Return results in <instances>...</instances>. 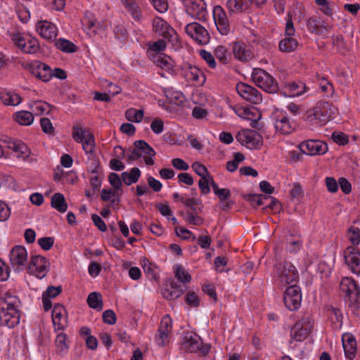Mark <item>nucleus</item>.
Segmentation results:
<instances>
[{"mask_svg":"<svg viewBox=\"0 0 360 360\" xmlns=\"http://www.w3.org/2000/svg\"><path fill=\"white\" fill-rule=\"evenodd\" d=\"M172 328V321L169 315L163 316L160 321L159 330H164L168 333L171 332Z\"/></svg>","mask_w":360,"mask_h":360,"instance_id":"obj_62","label":"nucleus"},{"mask_svg":"<svg viewBox=\"0 0 360 360\" xmlns=\"http://www.w3.org/2000/svg\"><path fill=\"white\" fill-rule=\"evenodd\" d=\"M276 274L279 281L283 285L296 284L299 274L295 266L290 262L284 261L276 266Z\"/></svg>","mask_w":360,"mask_h":360,"instance_id":"obj_6","label":"nucleus"},{"mask_svg":"<svg viewBox=\"0 0 360 360\" xmlns=\"http://www.w3.org/2000/svg\"><path fill=\"white\" fill-rule=\"evenodd\" d=\"M51 207L55 208L60 212H65L68 209V205L65 202V197L60 193H54L51 197Z\"/></svg>","mask_w":360,"mask_h":360,"instance_id":"obj_36","label":"nucleus"},{"mask_svg":"<svg viewBox=\"0 0 360 360\" xmlns=\"http://www.w3.org/2000/svg\"><path fill=\"white\" fill-rule=\"evenodd\" d=\"M108 180L111 186L122 194V178L117 174L112 172L109 174Z\"/></svg>","mask_w":360,"mask_h":360,"instance_id":"obj_47","label":"nucleus"},{"mask_svg":"<svg viewBox=\"0 0 360 360\" xmlns=\"http://www.w3.org/2000/svg\"><path fill=\"white\" fill-rule=\"evenodd\" d=\"M20 304V299L9 292L6 293L4 297L0 301V307H4L7 309H19Z\"/></svg>","mask_w":360,"mask_h":360,"instance_id":"obj_35","label":"nucleus"},{"mask_svg":"<svg viewBox=\"0 0 360 360\" xmlns=\"http://www.w3.org/2000/svg\"><path fill=\"white\" fill-rule=\"evenodd\" d=\"M72 138L74 140L82 144V148L86 155H89V159H93L95 157V137L94 134L79 125H75L72 127Z\"/></svg>","mask_w":360,"mask_h":360,"instance_id":"obj_3","label":"nucleus"},{"mask_svg":"<svg viewBox=\"0 0 360 360\" xmlns=\"http://www.w3.org/2000/svg\"><path fill=\"white\" fill-rule=\"evenodd\" d=\"M66 311L60 304H56L52 311V321L56 330H63L66 325Z\"/></svg>","mask_w":360,"mask_h":360,"instance_id":"obj_25","label":"nucleus"},{"mask_svg":"<svg viewBox=\"0 0 360 360\" xmlns=\"http://www.w3.org/2000/svg\"><path fill=\"white\" fill-rule=\"evenodd\" d=\"M200 56L203 60H205L207 62L210 68H214L216 67L217 64L215 59L211 53L205 50H201L200 51Z\"/></svg>","mask_w":360,"mask_h":360,"instance_id":"obj_61","label":"nucleus"},{"mask_svg":"<svg viewBox=\"0 0 360 360\" xmlns=\"http://www.w3.org/2000/svg\"><path fill=\"white\" fill-rule=\"evenodd\" d=\"M242 197L252 206H260L269 199V196L262 194H242Z\"/></svg>","mask_w":360,"mask_h":360,"instance_id":"obj_38","label":"nucleus"},{"mask_svg":"<svg viewBox=\"0 0 360 360\" xmlns=\"http://www.w3.org/2000/svg\"><path fill=\"white\" fill-rule=\"evenodd\" d=\"M10 262L15 271H21L27 266V252L26 249L20 245L14 247L10 252Z\"/></svg>","mask_w":360,"mask_h":360,"instance_id":"obj_10","label":"nucleus"},{"mask_svg":"<svg viewBox=\"0 0 360 360\" xmlns=\"http://www.w3.org/2000/svg\"><path fill=\"white\" fill-rule=\"evenodd\" d=\"M297 41L292 36H288L279 43V49L283 52H291L297 46Z\"/></svg>","mask_w":360,"mask_h":360,"instance_id":"obj_40","label":"nucleus"},{"mask_svg":"<svg viewBox=\"0 0 360 360\" xmlns=\"http://www.w3.org/2000/svg\"><path fill=\"white\" fill-rule=\"evenodd\" d=\"M183 293L184 290L181 286L174 281L171 282L169 285L162 291L163 297L170 300L179 297Z\"/></svg>","mask_w":360,"mask_h":360,"instance_id":"obj_31","label":"nucleus"},{"mask_svg":"<svg viewBox=\"0 0 360 360\" xmlns=\"http://www.w3.org/2000/svg\"><path fill=\"white\" fill-rule=\"evenodd\" d=\"M87 303L90 308L101 310L103 307L101 295L97 292H91L87 297Z\"/></svg>","mask_w":360,"mask_h":360,"instance_id":"obj_42","label":"nucleus"},{"mask_svg":"<svg viewBox=\"0 0 360 360\" xmlns=\"http://www.w3.org/2000/svg\"><path fill=\"white\" fill-rule=\"evenodd\" d=\"M214 56L222 63L226 64L229 62V56L227 49L223 46H218L214 49Z\"/></svg>","mask_w":360,"mask_h":360,"instance_id":"obj_50","label":"nucleus"},{"mask_svg":"<svg viewBox=\"0 0 360 360\" xmlns=\"http://www.w3.org/2000/svg\"><path fill=\"white\" fill-rule=\"evenodd\" d=\"M348 238L354 245H359L360 243V229L357 227L351 226L348 229Z\"/></svg>","mask_w":360,"mask_h":360,"instance_id":"obj_49","label":"nucleus"},{"mask_svg":"<svg viewBox=\"0 0 360 360\" xmlns=\"http://www.w3.org/2000/svg\"><path fill=\"white\" fill-rule=\"evenodd\" d=\"M153 30L160 36L169 41L176 36V31L165 20L160 17H155L153 20Z\"/></svg>","mask_w":360,"mask_h":360,"instance_id":"obj_18","label":"nucleus"},{"mask_svg":"<svg viewBox=\"0 0 360 360\" xmlns=\"http://www.w3.org/2000/svg\"><path fill=\"white\" fill-rule=\"evenodd\" d=\"M318 82L322 92L326 94L327 95L333 94L334 89L332 84L330 82H328L324 77H321L318 79Z\"/></svg>","mask_w":360,"mask_h":360,"instance_id":"obj_52","label":"nucleus"},{"mask_svg":"<svg viewBox=\"0 0 360 360\" xmlns=\"http://www.w3.org/2000/svg\"><path fill=\"white\" fill-rule=\"evenodd\" d=\"M140 176L141 171L138 167H133L129 173L124 172L121 174L122 180L127 186L137 182Z\"/></svg>","mask_w":360,"mask_h":360,"instance_id":"obj_37","label":"nucleus"},{"mask_svg":"<svg viewBox=\"0 0 360 360\" xmlns=\"http://www.w3.org/2000/svg\"><path fill=\"white\" fill-rule=\"evenodd\" d=\"M209 177H211V174L200 177L198 181V186L202 195H207L210 192Z\"/></svg>","mask_w":360,"mask_h":360,"instance_id":"obj_51","label":"nucleus"},{"mask_svg":"<svg viewBox=\"0 0 360 360\" xmlns=\"http://www.w3.org/2000/svg\"><path fill=\"white\" fill-rule=\"evenodd\" d=\"M184 219L187 223L195 226H200L204 223V219L200 216L191 213H186Z\"/></svg>","mask_w":360,"mask_h":360,"instance_id":"obj_53","label":"nucleus"},{"mask_svg":"<svg viewBox=\"0 0 360 360\" xmlns=\"http://www.w3.org/2000/svg\"><path fill=\"white\" fill-rule=\"evenodd\" d=\"M14 120L20 125L28 126L34 121L33 115L29 111H20L14 114Z\"/></svg>","mask_w":360,"mask_h":360,"instance_id":"obj_39","label":"nucleus"},{"mask_svg":"<svg viewBox=\"0 0 360 360\" xmlns=\"http://www.w3.org/2000/svg\"><path fill=\"white\" fill-rule=\"evenodd\" d=\"M302 323H295L290 331L291 338L295 341L301 342L305 340L311 330L309 326H302Z\"/></svg>","mask_w":360,"mask_h":360,"instance_id":"obj_29","label":"nucleus"},{"mask_svg":"<svg viewBox=\"0 0 360 360\" xmlns=\"http://www.w3.org/2000/svg\"><path fill=\"white\" fill-rule=\"evenodd\" d=\"M252 78L255 84L264 91L269 94H274L278 91L277 82L270 74L263 69H253Z\"/></svg>","mask_w":360,"mask_h":360,"instance_id":"obj_4","label":"nucleus"},{"mask_svg":"<svg viewBox=\"0 0 360 360\" xmlns=\"http://www.w3.org/2000/svg\"><path fill=\"white\" fill-rule=\"evenodd\" d=\"M67 335L65 333H60L57 335L56 339V345L59 352H63L68 349L67 345Z\"/></svg>","mask_w":360,"mask_h":360,"instance_id":"obj_55","label":"nucleus"},{"mask_svg":"<svg viewBox=\"0 0 360 360\" xmlns=\"http://www.w3.org/2000/svg\"><path fill=\"white\" fill-rule=\"evenodd\" d=\"M226 8L229 13H241L250 6V0H228Z\"/></svg>","mask_w":360,"mask_h":360,"instance_id":"obj_32","label":"nucleus"},{"mask_svg":"<svg viewBox=\"0 0 360 360\" xmlns=\"http://www.w3.org/2000/svg\"><path fill=\"white\" fill-rule=\"evenodd\" d=\"M213 18L218 31L221 34L226 35L230 31V25L226 14L221 6H214L213 9Z\"/></svg>","mask_w":360,"mask_h":360,"instance_id":"obj_19","label":"nucleus"},{"mask_svg":"<svg viewBox=\"0 0 360 360\" xmlns=\"http://www.w3.org/2000/svg\"><path fill=\"white\" fill-rule=\"evenodd\" d=\"M345 261L354 274H360V251L349 247L345 252Z\"/></svg>","mask_w":360,"mask_h":360,"instance_id":"obj_22","label":"nucleus"},{"mask_svg":"<svg viewBox=\"0 0 360 360\" xmlns=\"http://www.w3.org/2000/svg\"><path fill=\"white\" fill-rule=\"evenodd\" d=\"M40 124L42 131L49 134H53L54 132V128L51 120L49 118L43 117L40 120Z\"/></svg>","mask_w":360,"mask_h":360,"instance_id":"obj_57","label":"nucleus"},{"mask_svg":"<svg viewBox=\"0 0 360 360\" xmlns=\"http://www.w3.org/2000/svg\"><path fill=\"white\" fill-rule=\"evenodd\" d=\"M188 80H191L198 83L203 84L205 82L204 73L197 67L189 65L185 72Z\"/></svg>","mask_w":360,"mask_h":360,"instance_id":"obj_33","label":"nucleus"},{"mask_svg":"<svg viewBox=\"0 0 360 360\" xmlns=\"http://www.w3.org/2000/svg\"><path fill=\"white\" fill-rule=\"evenodd\" d=\"M28 68L32 75L42 82H49L52 78V70L44 63L34 61L28 65Z\"/></svg>","mask_w":360,"mask_h":360,"instance_id":"obj_17","label":"nucleus"},{"mask_svg":"<svg viewBox=\"0 0 360 360\" xmlns=\"http://www.w3.org/2000/svg\"><path fill=\"white\" fill-rule=\"evenodd\" d=\"M307 27L311 33L323 37H327L330 29V26L319 17L309 18L307 21Z\"/></svg>","mask_w":360,"mask_h":360,"instance_id":"obj_21","label":"nucleus"},{"mask_svg":"<svg viewBox=\"0 0 360 360\" xmlns=\"http://www.w3.org/2000/svg\"><path fill=\"white\" fill-rule=\"evenodd\" d=\"M181 347L188 352L195 353L199 352L203 355L208 354L210 350L209 345H202L200 336L189 331L184 333Z\"/></svg>","mask_w":360,"mask_h":360,"instance_id":"obj_5","label":"nucleus"},{"mask_svg":"<svg viewBox=\"0 0 360 360\" xmlns=\"http://www.w3.org/2000/svg\"><path fill=\"white\" fill-rule=\"evenodd\" d=\"M342 341L346 358L353 360L356 352V343L354 338L349 334H345L342 335Z\"/></svg>","mask_w":360,"mask_h":360,"instance_id":"obj_28","label":"nucleus"},{"mask_svg":"<svg viewBox=\"0 0 360 360\" xmlns=\"http://www.w3.org/2000/svg\"><path fill=\"white\" fill-rule=\"evenodd\" d=\"M124 4L127 11L136 20L141 19V11L139 6L135 4L134 0H121Z\"/></svg>","mask_w":360,"mask_h":360,"instance_id":"obj_43","label":"nucleus"},{"mask_svg":"<svg viewBox=\"0 0 360 360\" xmlns=\"http://www.w3.org/2000/svg\"><path fill=\"white\" fill-rule=\"evenodd\" d=\"M155 155V150L143 140L134 141V148H129L126 154L129 162L137 160L143 156L145 164L148 166L154 165L155 161L153 158Z\"/></svg>","mask_w":360,"mask_h":360,"instance_id":"obj_1","label":"nucleus"},{"mask_svg":"<svg viewBox=\"0 0 360 360\" xmlns=\"http://www.w3.org/2000/svg\"><path fill=\"white\" fill-rule=\"evenodd\" d=\"M314 108L316 112L315 116L318 117L319 125L325 124L333 117L335 111L332 103L326 101L319 102Z\"/></svg>","mask_w":360,"mask_h":360,"instance_id":"obj_20","label":"nucleus"},{"mask_svg":"<svg viewBox=\"0 0 360 360\" xmlns=\"http://www.w3.org/2000/svg\"><path fill=\"white\" fill-rule=\"evenodd\" d=\"M238 94L245 100L253 104L262 102V98L260 92L252 86L240 82L236 85Z\"/></svg>","mask_w":360,"mask_h":360,"instance_id":"obj_14","label":"nucleus"},{"mask_svg":"<svg viewBox=\"0 0 360 360\" xmlns=\"http://www.w3.org/2000/svg\"><path fill=\"white\" fill-rule=\"evenodd\" d=\"M185 302L192 307H197L200 304V299L198 295L192 291H189L185 296Z\"/></svg>","mask_w":360,"mask_h":360,"instance_id":"obj_54","label":"nucleus"},{"mask_svg":"<svg viewBox=\"0 0 360 360\" xmlns=\"http://www.w3.org/2000/svg\"><path fill=\"white\" fill-rule=\"evenodd\" d=\"M171 61L172 59L166 55H158L155 60V63L158 66L169 72L173 70V65Z\"/></svg>","mask_w":360,"mask_h":360,"instance_id":"obj_44","label":"nucleus"},{"mask_svg":"<svg viewBox=\"0 0 360 360\" xmlns=\"http://www.w3.org/2000/svg\"><path fill=\"white\" fill-rule=\"evenodd\" d=\"M306 84L301 81L285 82L282 89V94L285 96L295 97L306 92Z\"/></svg>","mask_w":360,"mask_h":360,"instance_id":"obj_23","label":"nucleus"},{"mask_svg":"<svg viewBox=\"0 0 360 360\" xmlns=\"http://www.w3.org/2000/svg\"><path fill=\"white\" fill-rule=\"evenodd\" d=\"M49 263L46 257L36 255L32 257L27 268L28 273L34 275L38 278H43L48 271Z\"/></svg>","mask_w":360,"mask_h":360,"instance_id":"obj_12","label":"nucleus"},{"mask_svg":"<svg viewBox=\"0 0 360 360\" xmlns=\"http://www.w3.org/2000/svg\"><path fill=\"white\" fill-rule=\"evenodd\" d=\"M4 142L7 144V148L16 153L18 158H26L29 155L28 147L21 141L14 140L11 137H6Z\"/></svg>","mask_w":360,"mask_h":360,"instance_id":"obj_26","label":"nucleus"},{"mask_svg":"<svg viewBox=\"0 0 360 360\" xmlns=\"http://www.w3.org/2000/svg\"><path fill=\"white\" fill-rule=\"evenodd\" d=\"M11 39L14 45L25 53H34L39 49L38 41L36 39H26L20 33L12 34Z\"/></svg>","mask_w":360,"mask_h":360,"instance_id":"obj_11","label":"nucleus"},{"mask_svg":"<svg viewBox=\"0 0 360 360\" xmlns=\"http://www.w3.org/2000/svg\"><path fill=\"white\" fill-rule=\"evenodd\" d=\"M300 150L308 155H323L328 151V145L319 140H308L299 145Z\"/></svg>","mask_w":360,"mask_h":360,"instance_id":"obj_13","label":"nucleus"},{"mask_svg":"<svg viewBox=\"0 0 360 360\" xmlns=\"http://www.w3.org/2000/svg\"><path fill=\"white\" fill-rule=\"evenodd\" d=\"M39 245L44 250H50L54 244V238L52 237H43L38 239Z\"/></svg>","mask_w":360,"mask_h":360,"instance_id":"obj_59","label":"nucleus"},{"mask_svg":"<svg viewBox=\"0 0 360 360\" xmlns=\"http://www.w3.org/2000/svg\"><path fill=\"white\" fill-rule=\"evenodd\" d=\"M236 139L250 149H259L263 143L262 136L256 131L249 129L239 131L236 135Z\"/></svg>","mask_w":360,"mask_h":360,"instance_id":"obj_7","label":"nucleus"},{"mask_svg":"<svg viewBox=\"0 0 360 360\" xmlns=\"http://www.w3.org/2000/svg\"><path fill=\"white\" fill-rule=\"evenodd\" d=\"M186 32L200 44H206L210 41L207 30L199 23L192 22L187 25Z\"/></svg>","mask_w":360,"mask_h":360,"instance_id":"obj_15","label":"nucleus"},{"mask_svg":"<svg viewBox=\"0 0 360 360\" xmlns=\"http://www.w3.org/2000/svg\"><path fill=\"white\" fill-rule=\"evenodd\" d=\"M175 276L182 283H188L191 279V275L180 265H177L175 271Z\"/></svg>","mask_w":360,"mask_h":360,"instance_id":"obj_48","label":"nucleus"},{"mask_svg":"<svg viewBox=\"0 0 360 360\" xmlns=\"http://www.w3.org/2000/svg\"><path fill=\"white\" fill-rule=\"evenodd\" d=\"M0 98L4 105H17L21 102V97L12 91H1Z\"/></svg>","mask_w":360,"mask_h":360,"instance_id":"obj_34","label":"nucleus"},{"mask_svg":"<svg viewBox=\"0 0 360 360\" xmlns=\"http://www.w3.org/2000/svg\"><path fill=\"white\" fill-rule=\"evenodd\" d=\"M116 314L112 310L108 309L103 313V321L105 323L113 325L116 323Z\"/></svg>","mask_w":360,"mask_h":360,"instance_id":"obj_56","label":"nucleus"},{"mask_svg":"<svg viewBox=\"0 0 360 360\" xmlns=\"http://www.w3.org/2000/svg\"><path fill=\"white\" fill-rule=\"evenodd\" d=\"M283 302L285 307L290 311H296L299 309L302 302V293L297 283L290 285L285 289Z\"/></svg>","mask_w":360,"mask_h":360,"instance_id":"obj_8","label":"nucleus"},{"mask_svg":"<svg viewBox=\"0 0 360 360\" xmlns=\"http://www.w3.org/2000/svg\"><path fill=\"white\" fill-rule=\"evenodd\" d=\"M275 128L282 134H289L295 129V124L284 115L279 116L275 122Z\"/></svg>","mask_w":360,"mask_h":360,"instance_id":"obj_30","label":"nucleus"},{"mask_svg":"<svg viewBox=\"0 0 360 360\" xmlns=\"http://www.w3.org/2000/svg\"><path fill=\"white\" fill-rule=\"evenodd\" d=\"M154 8L160 13H165L168 9V2L167 0H150Z\"/></svg>","mask_w":360,"mask_h":360,"instance_id":"obj_64","label":"nucleus"},{"mask_svg":"<svg viewBox=\"0 0 360 360\" xmlns=\"http://www.w3.org/2000/svg\"><path fill=\"white\" fill-rule=\"evenodd\" d=\"M20 309H7L0 307V325L9 328H13L20 321Z\"/></svg>","mask_w":360,"mask_h":360,"instance_id":"obj_16","label":"nucleus"},{"mask_svg":"<svg viewBox=\"0 0 360 360\" xmlns=\"http://www.w3.org/2000/svg\"><path fill=\"white\" fill-rule=\"evenodd\" d=\"M340 288L345 294V300L352 311L359 309L360 290L356 281L349 278H343L340 284Z\"/></svg>","mask_w":360,"mask_h":360,"instance_id":"obj_2","label":"nucleus"},{"mask_svg":"<svg viewBox=\"0 0 360 360\" xmlns=\"http://www.w3.org/2000/svg\"><path fill=\"white\" fill-rule=\"evenodd\" d=\"M169 333L168 332L158 329V334L155 337V341L159 346L164 347L169 342Z\"/></svg>","mask_w":360,"mask_h":360,"instance_id":"obj_60","label":"nucleus"},{"mask_svg":"<svg viewBox=\"0 0 360 360\" xmlns=\"http://www.w3.org/2000/svg\"><path fill=\"white\" fill-rule=\"evenodd\" d=\"M234 57L240 62H248L253 57L252 52L243 42L236 41L232 49Z\"/></svg>","mask_w":360,"mask_h":360,"instance_id":"obj_24","label":"nucleus"},{"mask_svg":"<svg viewBox=\"0 0 360 360\" xmlns=\"http://www.w3.org/2000/svg\"><path fill=\"white\" fill-rule=\"evenodd\" d=\"M193 171L200 177L205 176L210 174L207 169L200 162H195L191 166Z\"/></svg>","mask_w":360,"mask_h":360,"instance_id":"obj_63","label":"nucleus"},{"mask_svg":"<svg viewBox=\"0 0 360 360\" xmlns=\"http://www.w3.org/2000/svg\"><path fill=\"white\" fill-rule=\"evenodd\" d=\"M125 117L129 121L140 122L143 117V110L134 108L128 109L125 112Z\"/></svg>","mask_w":360,"mask_h":360,"instance_id":"obj_45","label":"nucleus"},{"mask_svg":"<svg viewBox=\"0 0 360 360\" xmlns=\"http://www.w3.org/2000/svg\"><path fill=\"white\" fill-rule=\"evenodd\" d=\"M186 12L192 18L201 21L206 20L207 11L202 0H183Z\"/></svg>","mask_w":360,"mask_h":360,"instance_id":"obj_9","label":"nucleus"},{"mask_svg":"<svg viewBox=\"0 0 360 360\" xmlns=\"http://www.w3.org/2000/svg\"><path fill=\"white\" fill-rule=\"evenodd\" d=\"M37 31L41 37L49 41H54L58 34L57 27L48 21L42 22Z\"/></svg>","mask_w":360,"mask_h":360,"instance_id":"obj_27","label":"nucleus"},{"mask_svg":"<svg viewBox=\"0 0 360 360\" xmlns=\"http://www.w3.org/2000/svg\"><path fill=\"white\" fill-rule=\"evenodd\" d=\"M55 46L58 49L65 53H74L77 51V46L75 44L63 38L56 40Z\"/></svg>","mask_w":360,"mask_h":360,"instance_id":"obj_41","label":"nucleus"},{"mask_svg":"<svg viewBox=\"0 0 360 360\" xmlns=\"http://www.w3.org/2000/svg\"><path fill=\"white\" fill-rule=\"evenodd\" d=\"M331 139L335 143L342 146L347 144L349 141L347 136L342 132H333Z\"/></svg>","mask_w":360,"mask_h":360,"instance_id":"obj_58","label":"nucleus"},{"mask_svg":"<svg viewBox=\"0 0 360 360\" xmlns=\"http://www.w3.org/2000/svg\"><path fill=\"white\" fill-rule=\"evenodd\" d=\"M332 43L336 51L344 53L346 50V45L342 35H333Z\"/></svg>","mask_w":360,"mask_h":360,"instance_id":"obj_46","label":"nucleus"}]
</instances>
